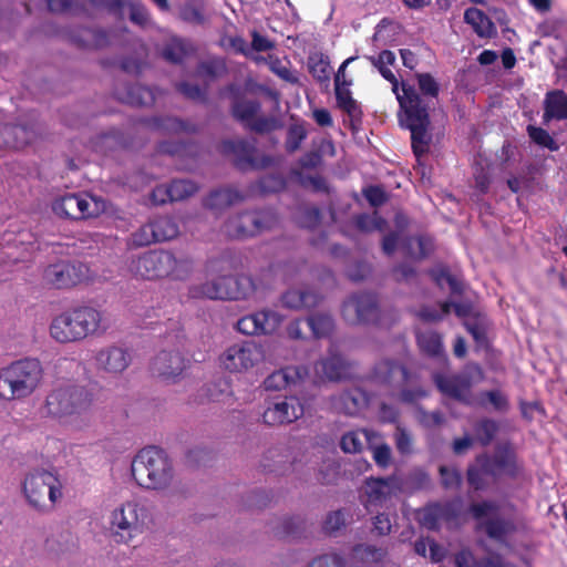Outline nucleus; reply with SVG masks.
Instances as JSON below:
<instances>
[{"mask_svg": "<svg viewBox=\"0 0 567 567\" xmlns=\"http://www.w3.org/2000/svg\"><path fill=\"white\" fill-rule=\"evenodd\" d=\"M481 461L487 463L489 475L493 480H498L502 476L516 478L523 470L517 453L511 443L497 445L492 455L481 454Z\"/></svg>", "mask_w": 567, "mask_h": 567, "instance_id": "nucleus-18", "label": "nucleus"}, {"mask_svg": "<svg viewBox=\"0 0 567 567\" xmlns=\"http://www.w3.org/2000/svg\"><path fill=\"white\" fill-rule=\"evenodd\" d=\"M372 380L390 388H400V398L405 403H414L427 395L422 388H406L411 374L409 370L396 360L384 359L379 361L372 371Z\"/></svg>", "mask_w": 567, "mask_h": 567, "instance_id": "nucleus-10", "label": "nucleus"}, {"mask_svg": "<svg viewBox=\"0 0 567 567\" xmlns=\"http://www.w3.org/2000/svg\"><path fill=\"white\" fill-rule=\"evenodd\" d=\"M441 484L445 489L457 491L462 486L463 477L456 467L441 465L439 467Z\"/></svg>", "mask_w": 567, "mask_h": 567, "instance_id": "nucleus-54", "label": "nucleus"}, {"mask_svg": "<svg viewBox=\"0 0 567 567\" xmlns=\"http://www.w3.org/2000/svg\"><path fill=\"white\" fill-rule=\"evenodd\" d=\"M344 558L338 554H326L315 558L308 567H344Z\"/></svg>", "mask_w": 567, "mask_h": 567, "instance_id": "nucleus-64", "label": "nucleus"}, {"mask_svg": "<svg viewBox=\"0 0 567 567\" xmlns=\"http://www.w3.org/2000/svg\"><path fill=\"white\" fill-rule=\"evenodd\" d=\"M303 414L305 406L299 398L279 396L266 402L262 422L269 426H280L296 422Z\"/></svg>", "mask_w": 567, "mask_h": 567, "instance_id": "nucleus-17", "label": "nucleus"}, {"mask_svg": "<svg viewBox=\"0 0 567 567\" xmlns=\"http://www.w3.org/2000/svg\"><path fill=\"white\" fill-rule=\"evenodd\" d=\"M105 330L103 312L87 305L65 309L54 316L49 326L50 337L60 344L80 343Z\"/></svg>", "mask_w": 567, "mask_h": 567, "instance_id": "nucleus-2", "label": "nucleus"}, {"mask_svg": "<svg viewBox=\"0 0 567 567\" xmlns=\"http://www.w3.org/2000/svg\"><path fill=\"white\" fill-rule=\"evenodd\" d=\"M368 395L360 388H350L339 393L333 402L334 406L347 415L358 414L368 405Z\"/></svg>", "mask_w": 567, "mask_h": 567, "instance_id": "nucleus-31", "label": "nucleus"}, {"mask_svg": "<svg viewBox=\"0 0 567 567\" xmlns=\"http://www.w3.org/2000/svg\"><path fill=\"white\" fill-rule=\"evenodd\" d=\"M370 440L368 430L350 431L342 435L340 447L344 453H359L362 451L364 441Z\"/></svg>", "mask_w": 567, "mask_h": 567, "instance_id": "nucleus-48", "label": "nucleus"}, {"mask_svg": "<svg viewBox=\"0 0 567 567\" xmlns=\"http://www.w3.org/2000/svg\"><path fill=\"white\" fill-rule=\"evenodd\" d=\"M132 355L125 348L107 346L100 349L95 354L97 371L110 375L122 374L131 364Z\"/></svg>", "mask_w": 567, "mask_h": 567, "instance_id": "nucleus-22", "label": "nucleus"}, {"mask_svg": "<svg viewBox=\"0 0 567 567\" xmlns=\"http://www.w3.org/2000/svg\"><path fill=\"white\" fill-rule=\"evenodd\" d=\"M315 368L328 380L339 381L347 375L349 364L341 354L330 350L328 357L318 361Z\"/></svg>", "mask_w": 567, "mask_h": 567, "instance_id": "nucleus-33", "label": "nucleus"}, {"mask_svg": "<svg viewBox=\"0 0 567 567\" xmlns=\"http://www.w3.org/2000/svg\"><path fill=\"white\" fill-rule=\"evenodd\" d=\"M307 137V130L303 124H291L287 131L285 148L288 153H295L300 148Z\"/></svg>", "mask_w": 567, "mask_h": 567, "instance_id": "nucleus-55", "label": "nucleus"}, {"mask_svg": "<svg viewBox=\"0 0 567 567\" xmlns=\"http://www.w3.org/2000/svg\"><path fill=\"white\" fill-rule=\"evenodd\" d=\"M219 151L231 156L234 166L241 172L264 169L272 164L271 157L259 154L255 141L225 140L219 144Z\"/></svg>", "mask_w": 567, "mask_h": 567, "instance_id": "nucleus-13", "label": "nucleus"}, {"mask_svg": "<svg viewBox=\"0 0 567 567\" xmlns=\"http://www.w3.org/2000/svg\"><path fill=\"white\" fill-rule=\"evenodd\" d=\"M176 266L175 255L166 250H150L131 257L127 262L130 274L145 280L165 278L174 271Z\"/></svg>", "mask_w": 567, "mask_h": 567, "instance_id": "nucleus-11", "label": "nucleus"}, {"mask_svg": "<svg viewBox=\"0 0 567 567\" xmlns=\"http://www.w3.org/2000/svg\"><path fill=\"white\" fill-rule=\"evenodd\" d=\"M151 223L155 240L166 241L177 237V224L172 218L158 217Z\"/></svg>", "mask_w": 567, "mask_h": 567, "instance_id": "nucleus-51", "label": "nucleus"}, {"mask_svg": "<svg viewBox=\"0 0 567 567\" xmlns=\"http://www.w3.org/2000/svg\"><path fill=\"white\" fill-rule=\"evenodd\" d=\"M342 317L350 324L377 323L380 316L378 298L371 292L351 295L342 303Z\"/></svg>", "mask_w": 567, "mask_h": 567, "instance_id": "nucleus-16", "label": "nucleus"}, {"mask_svg": "<svg viewBox=\"0 0 567 567\" xmlns=\"http://www.w3.org/2000/svg\"><path fill=\"white\" fill-rule=\"evenodd\" d=\"M260 285L251 276H218L189 289L192 298H208L215 300H247L254 297Z\"/></svg>", "mask_w": 567, "mask_h": 567, "instance_id": "nucleus-5", "label": "nucleus"}, {"mask_svg": "<svg viewBox=\"0 0 567 567\" xmlns=\"http://www.w3.org/2000/svg\"><path fill=\"white\" fill-rule=\"evenodd\" d=\"M419 522L430 530H439L441 518L435 503L426 505L419 512Z\"/></svg>", "mask_w": 567, "mask_h": 567, "instance_id": "nucleus-59", "label": "nucleus"}, {"mask_svg": "<svg viewBox=\"0 0 567 567\" xmlns=\"http://www.w3.org/2000/svg\"><path fill=\"white\" fill-rule=\"evenodd\" d=\"M337 105L340 110L348 114L351 120H361L362 111L358 102L352 97L349 87H334Z\"/></svg>", "mask_w": 567, "mask_h": 567, "instance_id": "nucleus-41", "label": "nucleus"}, {"mask_svg": "<svg viewBox=\"0 0 567 567\" xmlns=\"http://www.w3.org/2000/svg\"><path fill=\"white\" fill-rule=\"evenodd\" d=\"M305 520L299 516L287 517L276 527V535L280 538L300 537L305 530Z\"/></svg>", "mask_w": 567, "mask_h": 567, "instance_id": "nucleus-52", "label": "nucleus"}, {"mask_svg": "<svg viewBox=\"0 0 567 567\" xmlns=\"http://www.w3.org/2000/svg\"><path fill=\"white\" fill-rule=\"evenodd\" d=\"M309 73L320 83L330 81V61L322 53H315L308 58Z\"/></svg>", "mask_w": 567, "mask_h": 567, "instance_id": "nucleus-45", "label": "nucleus"}, {"mask_svg": "<svg viewBox=\"0 0 567 567\" xmlns=\"http://www.w3.org/2000/svg\"><path fill=\"white\" fill-rule=\"evenodd\" d=\"M417 85L422 93L420 97L430 106L429 99H436L439 96L440 86L436 80L430 73L416 74Z\"/></svg>", "mask_w": 567, "mask_h": 567, "instance_id": "nucleus-53", "label": "nucleus"}, {"mask_svg": "<svg viewBox=\"0 0 567 567\" xmlns=\"http://www.w3.org/2000/svg\"><path fill=\"white\" fill-rule=\"evenodd\" d=\"M11 228L6 230L2 235L0 245L3 248H16L19 250L18 255L13 257L18 260L22 257L24 251H28L29 247L35 243V235L28 228L19 225H11Z\"/></svg>", "mask_w": 567, "mask_h": 567, "instance_id": "nucleus-28", "label": "nucleus"}, {"mask_svg": "<svg viewBox=\"0 0 567 567\" xmlns=\"http://www.w3.org/2000/svg\"><path fill=\"white\" fill-rule=\"evenodd\" d=\"M427 274L441 289L444 287V284H446L452 295L463 293L464 287L462 281L453 276L446 266L431 268Z\"/></svg>", "mask_w": 567, "mask_h": 567, "instance_id": "nucleus-40", "label": "nucleus"}, {"mask_svg": "<svg viewBox=\"0 0 567 567\" xmlns=\"http://www.w3.org/2000/svg\"><path fill=\"white\" fill-rule=\"evenodd\" d=\"M64 37L76 48L100 50L110 44V34L100 28H73L64 32Z\"/></svg>", "mask_w": 567, "mask_h": 567, "instance_id": "nucleus-24", "label": "nucleus"}, {"mask_svg": "<svg viewBox=\"0 0 567 567\" xmlns=\"http://www.w3.org/2000/svg\"><path fill=\"white\" fill-rule=\"evenodd\" d=\"M473 430L475 441H477L482 446H487L496 437L499 426L496 421L483 417L474 424Z\"/></svg>", "mask_w": 567, "mask_h": 567, "instance_id": "nucleus-44", "label": "nucleus"}, {"mask_svg": "<svg viewBox=\"0 0 567 567\" xmlns=\"http://www.w3.org/2000/svg\"><path fill=\"white\" fill-rule=\"evenodd\" d=\"M321 299L319 293L309 289H289L281 296L282 306L293 310L315 308Z\"/></svg>", "mask_w": 567, "mask_h": 567, "instance_id": "nucleus-32", "label": "nucleus"}, {"mask_svg": "<svg viewBox=\"0 0 567 567\" xmlns=\"http://www.w3.org/2000/svg\"><path fill=\"white\" fill-rule=\"evenodd\" d=\"M131 473L141 488L166 494L174 485L175 462L163 447L147 445L134 455Z\"/></svg>", "mask_w": 567, "mask_h": 567, "instance_id": "nucleus-3", "label": "nucleus"}, {"mask_svg": "<svg viewBox=\"0 0 567 567\" xmlns=\"http://www.w3.org/2000/svg\"><path fill=\"white\" fill-rule=\"evenodd\" d=\"M87 270L80 261L59 260L43 269L42 284L49 289H71L86 278Z\"/></svg>", "mask_w": 567, "mask_h": 567, "instance_id": "nucleus-14", "label": "nucleus"}, {"mask_svg": "<svg viewBox=\"0 0 567 567\" xmlns=\"http://www.w3.org/2000/svg\"><path fill=\"white\" fill-rule=\"evenodd\" d=\"M267 63L269 70L278 78H280L282 81L290 84L298 83V78L291 72L290 68L288 66L289 62L285 64L278 56L269 55L267 59Z\"/></svg>", "mask_w": 567, "mask_h": 567, "instance_id": "nucleus-56", "label": "nucleus"}, {"mask_svg": "<svg viewBox=\"0 0 567 567\" xmlns=\"http://www.w3.org/2000/svg\"><path fill=\"white\" fill-rule=\"evenodd\" d=\"M486 462L481 461V454L475 457L474 464L467 466L466 481L474 492L487 489L489 482V470Z\"/></svg>", "mask_w": 567, "mask_h": 567, "instance_id": "nucleus-37", "label": "nucleus"}, {"mask_svg": "<svg viewBox=\"0 0 567 567\" xmlns=\"http://www.w3.org/2000/svg\"><path fill=\"white\" fill-rule=\"evenodd\" d=\"M151 522L152 516L145 505L136 501H128L112 512L111 535L116 543L128 544L143 534Z\"/></svg>", "mask_w": 567, "mask_h": 567, "instance_id": "nucleus-7", "label": "nucleus"}, {"mask_svg": "<svg viewBox=\"0 0 567 567\" xmlns=\"http://www.w3.org/2000/svg\"><path fill=\"white\" fill-rule=\"evenodd\" d=\"M281 322V317L272 310H261L240 318L236 329L247 336L270 334Z\"/></svg>", "mask_w": 567, "mask_h": 567, "instance_id": "nucleus-21", "label": "nucleus"}, {"mask_svg": "<svg viewBox=\"0 0 567 567\" xmlns=\"http://www.w3.org/2000/svg\"><path fill=\"white\" fill-rule=\"evenodd\" d=\"M299 182L303 187H311L316 193H329V186L326 179L320 175L298 174Z\"/></svg>", "mask_w": 567, "mask_h": 567, "instance_id": "nucleus-61", "label": "nucleus"}, {"mask_svg": "<svg viewBox=\"0 0 567 567\" xmlns=\"http://www.w3.org/2000/svg\"><path fill=\"white\" fill-rule=\"evenodd\" d=\"M34 131L25 125L0 124V150H20L34 138Z\"/></svg>", "mask_w": 567, "mask_h": 567, "instance_id": "nucleus-27", "label": "nucleus"}, {"mask_svg": "<svg viewBox=\"0 0 567 567\" xmlns=\"http://www.w3.org/2000/svg\"><path fill=\"white\" fill-rule=\"evenodd\" d=\"M468 511L475 520H481L483 517L497 512L498 506L495 502L483 501L480 503H472Z\"/></svg>", "mask_w": 567, "mask_h": 567, "instance_id": "nucleus-62", "label": "nucleus"}, {"mask_svg": "<svg viewBox=\"0 0 567 567\" xmlns=\"http://www.w3.org/2000/svg\"><path fill=\"white\" fill-rule=\"evenodd\" d=\"M353 223L355 228L362 233L383 231L388 226L386 220L377 210L372 214L362 213L355 215Z\"/></svg>", "mask_w": 567, "mask_h": 567, "instance_id": "nucleus-46", "label": "nucleus"}, {"mask_svg": "<svg viewBox=\"0 0 567 567\" xmlns=\"http://www.w3.org/2000/svg\"><path fill=\"white\" fill-rule=\"evenodd\" d=\"M464 21L482 38H491L496 33L492 20L480 9L471 7L464 12Z\"/></svg>", "mask_w": 567, "mask_h": 567, "instance_id": "nucleus-36", "label": "nucleus"}, {"mask_svg": "<svg viewBox=\"0 0 567 567\" xmlns=\"http://www.w3.org/2000/svg\"><path fill=\"white\" fill-rule=\"evenodd\" d=\"M52 210L60 218L82 221L100 217L106 210V203L90 193H69L53 200Z\"/></svg>", "mask_w": 567, "mask_h": 567, "instance_id": "nucleus-8", "label": "nucleus"}, {"mask_svg": "<svg viewBox=\"0 0 567 567\" xmlns=\"http://www.w3.org/2000/svg\"><path fill=\"white\" fill-rule=\"evenodd\" d=\"M22 493L28 505L40 513L53 511L63 495L59 477L45 470L27 474L22 483Z\"/></svg>", "mask_w": 567, "mask_h": 567, "instance_id": "nucleus-6", "label": "nucleus"}, {"mask_svg": "<svg viewBox=\"0 0 567 567\" xmlns=\"http://www.w3.org/2000/svg\"><path fill=\"white\" fill-rule=\"evenodd\" d=\"M179 17L193 25H203L206 22L204 2L202 0L187 2L179 11Z\"/></svg>", "mask_w": 567, "mask_h": 567, "instance_id": "nucleus-50", "label": "nucleus"}, {"mask_svg": "<svg viewBox=\"0 0 567 567\" xmlns=\"http://www.w3.org/2000/svg\"><path fill=\"white\" fill-rule=\"evenodd\" d=\"M305 322L316 339L329 337L334 328V321L328 313H313Z\"/></svg>", "mask_w": 567, "mask_h": 567, "instance_id": "nucleus-42", "label": "nucleus"}, {"mask_svg": "<svg viewBox=\"0 0 567 567\" xmlns=\"http://www.w3.org/2000/svg\"><path fill=\"white\" fill-rule=\"evenodd\" d=\"M226 72V65L223 60L210 59L202 61L196 68V75L206 83L215 81Z\"/></svg>", "mask_w": 567, "mask_h": 567, "instance_id": "nucleus-49", "label": "nucleus"}, {"mask_svg": "<svg viewBox=\"0 0 567 567\" xmlns=\"http://www.w3.org/2000/svg\"><path fill=\"white\" fill-rule=\"evenodd\" d=\"M416 342L420 350L432 358H441L444 355V347L442 336L433 330H426L416 334Z\"/></svg>", "mask_w": 567, "mask_h": 567, "instance_id": "nucleus-39", "label": "nucleus"}, {"mask_svg": "<svg viewBox=\"0 0 567 567\" xmlns=\"http://www.w3.org/2000/svg\"><path fill=\"white\" fill-rule=\"evenodd\" d=\"M92 7H103L110 12H121L124 7V0H86ZM48 9L54 13L85 11L84 0H47Z\"/></svg>", "mask_w": 567, "mask_h": 567, "instance_id": "nucleus-25", "label": "nucleus"}, {"mask_svg": "<svg viewBox=\"0 0 567 567\" xmlns=\"http://www.w3.org/2000/svg\"><path fill=\"white\" fill-rule=\"evenodd\" d=\"M43 375L42 363L35 358H22L0 368V400L29 398L41 385Z\"/></svg>", "mask_w": 567, "mask_h": 567, "instance_id": "nucleus-4", "label": "nucleus"}, {"mask_svg": "<svg viewBox=\"0 0 567 567\" xmlns=\"http://www.w3.org/2000/svg\"><path fill=\"white\" fill-rule=\"evenodd\" d=\"M244 199L240 192L233 187H223L212 190L204 200L205 207L213 210L225 209Z\"/></svg>", "mask_w": 567, "mask_h": 567, "instance_id": "nucleus-34", "label": "nucleus"}, {"mask_svg": "<svg viewBox=\"0 0 567 567\" xmlns=\"http://www.w3.org/2000/svg\"><path fill=\"white\" fill-rule=\"evenodd\" d=\"M114 94L118 101L132 106H147L155 102L153 90L137 83L116 87Z\"/></svg>", "mask_w": 567, "mask_h": 567, "instance_id": "nucleus-29", "label": "nucleus"}, {"mask_svg": "<svg viewBox=\"0 0 567 567\" xmlns=\"http://www.w3.org/2000/svg\"><path fill=\"white\" fill-rule=\"evenodd\" d=\"M324 153L334 156L336 147L331 140H322L319 150L305 153L300 157L299 164L302 168H317L322 164V154Z\"/></svg>", "mask_w": 567, "mask_h": 567, "instance_id": "nucleus-43", "label": "nucleus"}, {"mask_svg": "<svg viewBox=\"0 0 567 567\" xmlns=\"http://www.w3.org/2000/svg\"><path fill=\"white\" fill-rule=\"evenodd\" d=\"M130 20L138 25H146L150 21V13L141 1L130 2Z\"/></svg>", "mask_w": 567, "mask_h": 567, "instance_id": "nucleus-63", "label": "nucleus"}, {"mask_svg": "<svg viewBox=\"0 0 567 567\" xmlns=\"http://www.w3.org/2000/svg\"><path fill=\"white\" fill-rule=\"evenodd\" d=\"M264 358L265 351L261 344L255 341H244L228 347L219 360L225 370L240 373L252 369Z\"/></svg>", "mask_w": 567, "mask_h": 567, "instance_id": "nucleus-15", "label": "nucleus"}, {"mask_svg": "<svg viewBox=\"0 0 567 567\" xmlns=\"http://www.w3.org/2000/svg\"><path fill=\"white\" fill-rule=\"evenodd\" d=\"M261 105L257 100H237L233 103V116L247 125L259 112Z\"/></svg>", "mask_w": 567, "mask_h": 567, "instance_id": "nucleus-47", "label": "nucleus"}, {"mask_svg": "<svg viewBox=\"0 0 567 567\" xmlns=\"http://www.w3.org/2000/svg\"><path fill=\"white\" fill-rule=\"evenodd\" d=\"M308 374L309 370L305 365H288L269 374L264 380V388L267 391H280L305 380Z\"/></svg>", "mask_w": 567, "mask_h": 567, "instance_id": "nucleus-26", "label": "nucleus"}, {"mask_svg": "<svg viewBox=\"0 0 567 567\" xmlns=\"http://www.w3.org/2000/svg\"><path fill=\"white\" fill-rule=\"evenodd\" d=\"M296 219L300 227L312 229L319 225L321 212L316 206L302 207L299 209Z\"/></svg>", "mask_w": 567, "mask_h": 567, "instance_id": "nucleus-57", "label": "nucleus"}, {"mask_svg": "<svg viewBox=\"0 0 567 567\" xmlns=\"http://www.w3.org/2000/svg\"><path fill=\"white\" fill-rule=\"evenodd\" d=\"M482 527L488 538L501 544L506 543L507 537L517 530L513 519L501 516L487 519Z\"/></svg>", "mask_w": 567, "mask_h": 567, "instance_id": "nucleus-35", "label": "nucleus"}, {"mask_svg": "<svg viewBox=\"0 0 567 567\" xmlns=\"http://www.w3.org/2000/svg\"><path fill=\"white\" fill-rule=\"evenodd\" d=\"M277 223V215L271 209L243 212L225 223L224 231L230 238L240 239L271 229Z\"/></svg>", "mask_w": 567, "mask_h": 567, "instance_id": "nucleus-12", "label": "nucleus"}, {"mask_svg": "<svg viewBox=\"0 0 567 567\" xmlns=\"http://www.w3.org/2000/svg\"><path fill=\"white\" fill-rule=\"evenodd\" d=\"M433 381L442 394L463 404H471L472 383L467 377L460 374L445 375L442 373H435L433 375Z\"/></svg>", "mask_w": 567, "mask_h": 567, "instance_id": "nucleus-23", "label": "nucleus"}, {"mask_svg": "<svg viewBox=\"0 0 567 567\" xmlns=\"http://www.w3.org/2000/svg\"><path fill=\"white\" fill-rule=\"evenodd\" d=\"M166 347L161 348L151 362L152 375L165 384H174L177 381V373L174 368L177 333L172 331L165 338Z\"/></svg>", "mask_w": 567, "mask_h": 567, "instance_id": "nucleus-20", "label": "nucleus"}, {"mask_svg": "<svg viewBox=\"0 0 567 567\" xmlns=\"http://www.w3.org/2000/svg\"><path fill=\"white\" fill-rule=\"evenodd\" d=\"M371 64L378 69L383 79L392 85L402 112L401 125L411 132V147L417 159L427 154L431 143L429 128V105L420 97L416 89L408 82L398 81L395 74L389 69L395 62V54L390 50L381 51L378 56H368Z\"/></svg>", "mask_w": 567, "mask_h": 567, "instance_id": "nucleus-1", "label": "nucleus"}, {"mask_svg": "<svg viewBox=\"0 0 567 567\" xmlns=\"http://www.w3.org/2000/svg\"><path fill=\"white\" fill-rule=\"evenodd\" d=\"M527 133H528V136L530 137V140L535 144L546 147L549 151H558V148H559L558 144L545 128L537 127L534 125H528Z\"/></svg>", "mask_w": 567, "mask_h": 567, "instance_id": "nucleus-58", "label": "nucleus"}, {"mask_svg": "<svg viewBox=\"0 0 567 567\" xmlns=\"http://www.w3.org/2000/svg\"><path fill=\"white\" fill-rule=\"evenodd\" d=\"M553 120H567V93L563 90H551L545 95L543 124Z\"/></svg>", "mask_w": 567, "mask_h": 567, "instance_id": "nucleus-30", "label": "nucleus"}, {"mask_svg": "<svg viewBox=\"0 0 567 567\" xmlns=\"http://www.w3.org/2000/svg\"><path fill=\"white\" fill-rule=\"evenodd\" d=\"M175 181H172L169 185H158L151 194V200L154 205H164L175 200L173 195V186Z\"/></svg>", "mask_w": 567, "mask_h": 567, "instance_id": "nucleus-60", "label": "nucleus"}, {"mask_svg": "<svg viewBox=\"0 0 567 567\" xmlns=\"http://www.w3.org/2000/svg\"><path fill=\"white\" fill-rule=\"evenodd\" d=\"M92 394L83 386L64 385L54 388L47 396L44 410L48 415L62 419L86 411Z\"/></svg>", "mask_w": 567, "mask_h": 567, "instance_id": "nucleus-9", "label": "nucleus"}, {"mask_svg": "<svg viewBox=\"0 0 567 567\" xmlns=\"http://www.w3.org/2000/svg\"><path fill=\"white\" fill-rule=\"evenodd\" d=\"M401 491V481L394 476L369 477L365 480L364 507L369 513L378 508H388V503Z\"/></svg>", "mask_w": 567, "mask_h": 567, "instance_id": "nucleus-19", "label": "nucleus"}, {"mask_svg": "<svg viewBox=\"0 0 567 567\" xmlns=\"http://www.w3.org/2000/svg\"><path fill=\"white\" fill-rule=\"evenodd\" d=\"M403 249L406 256L422 260L434 250V244L432 238L426 235L409 236L403 243Z\"/></svg>", "mask_w": 567, "mask_h": 567, "instance_id": "nucleus-38", "label": "nucleus"}]
</instances>
